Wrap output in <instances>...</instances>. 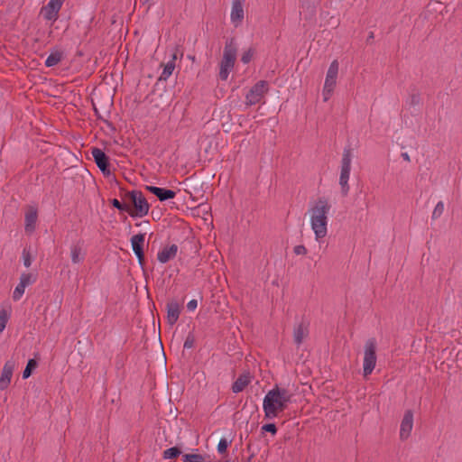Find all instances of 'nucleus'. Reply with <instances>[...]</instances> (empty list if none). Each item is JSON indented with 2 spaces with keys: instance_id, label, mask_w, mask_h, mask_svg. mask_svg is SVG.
Instances as JSON below:
<instances>
[{
  "instance_id": "f257e3e1",
  "label": "nucleus",
  "mask_w": 462,
  "mask_h": 462,
  "mask_svg": "<svg viewBox=\"0 0 462 462\" xmlns=\"http://www.w3.org/2000/svg\"><path fill=\"white\" fill-rule=\"evenodd\" d=\"M293 393L277 384L268 391L263 401L264 419L273 420L282 414L292 403Z\"/></svg>"
},
{
  "instance_id": "f03ea898",
  "label": "nucleus",
  "mask_w": 462,
  "mask_h": 462,
  "mask_svg": "<svg viewBox=\"0 0 462 462\" xmlns=\"http://www.w3.org/2000/svg\"><path fill=\"white\" fill-rule=\"evenodd\" d=\"M331 205L325 197H320L310 203L308 214L310 225L314 233L315 240L319 242L328 235V215Z\"/></svg>"
},
{
  "instance_id": "7ed1b4c3",
  "label": "nucleus",
  "mask_w": 462,
  "mask_h": 462,
  "mask_svg": "<svg viewBox=\"0 0 462 462\" xmlns=\"http://www.w3.org/2000/svg\"><path fill=\"white\" fill-rule=\"evenodd\" d=\"M237 49L233 40L227 42L224 48L223 57L219 64V79L226 80L236 60Z\"/></svg>"
},
{
  "instance_id": "20e7f679",
  "label": "nucleus",
  "mask_w": 462,
  "mask_h": 462,
  "mask_svg": "<svg viewBox=\"0 0 462 462\" xmlns=\"http://www.w3.org/2000/svg\"><path fill=\"white\" fill-rule=\"evenodd\" d=\"M125 199H129L134 208L130 207L129 215L133 217H143L146 216L150 209V205L143 194L140 190L128 191L125 194Z\"/></svg>"
},
{
  "instance_id": "39448f33",
  "label": "nucleus",
  "mask_w": 462,
  "mask_h": 462,
  "mask_svg": "<svg viewBox=\"0 0 462 462\" xmlns=\"http://www.w3.org/2000/svg\"><path fill=\"white\" fill-rule=\"evenodd\" d=\"M351 163H352L351 149L346 148V149H344L343 154H342L341 166H340V176H339V185L341 187V192L344 196H346L350 189V187L348 185V180H349L350 171H351Z\"/></svg>"
},
{
  "instance_id": "423d86ee",
  "label": "nucleus",
  "mask_w": 462,
  "mask_h": 462,
  "mask_svg": "<svg viewBox=\"0 0 462 462\" xmlns=\"http://www.w3.org/2000/svg\"><path fill=\"white\" fill-rule=\"evenodd\" d=\"M376 340L372 337L366 340L364 350L363 371L364 376L372 374L376 365Z\"/></svg>"
},
{
  "instance_id": "0eeeda50",
  "label": "nucleus",
  "mask_w": 462,
  "mask_h": 462,
  "mask_svg": "<svg viewBox=\"0 0 462 462\" xmlns=\"http://www.w3.org/2000/svg\"><path fill=\"white\" fill-rule=\"evenodd\" d=\"M337 74L338 61L335 60L330 63L328 69L327 71L322 92L324 102L328 101L334 92L335 87L337 85Z\"/></svg>"
},
{
  "instance_id": "6e6552de",
  "label": "nucleus",
  "mask_w": 462,
  "mask_h": 462,
  "mask_svg": "<svg viewBox=\"0 0 462 462\" xmlns=\"http://www.w3.org/2000/svg\"><path fill=\"white\" fill-rule=\"evenodd\" d=\"M269 84L265 80H260L254 84L245 96V102L247 106H253L260 103L268 92Z\"/></svg>"
},
{
  "instance_id": "1a4fd4ad",
  "label": "nucleus",
  "mask_w": 462,
  "mask_h": 462,
  "mask_svg": "<svg viewBox=\"0 0 462 462\" xmlns=\"http://www.w3.org/2000/svg\"><path fill=\"white\" fill-rule=\"evenodd\" d=\"M65 0H50L47 5H43L40 10V15L44 20L55 23L59 18V13Z\"/></svg>"
},
{
  "instance_id": "9d476101",
  "label": "nucleus",
  "mask_w": 462,
  "mask_h": 462,
  "mask_svg": "<svg viewBox=\"0 0 462 462\" xmlns=\"http://www.w3.org/2000/svg\"><path fill=\"white\" fill-rule=\"evenodd\" d=\"M91 154L94 161L104 175L108 176L111 174L109 169V160L106 154L99 148H92Z\"/></svg>"
},
{
  "instance_id": "9b49d317",
  "label": "nucleus",
  "mask_w": 462,
  "mask_h": 462,
  "mask_svg": "<svg viewBox=\"0 0 462 462\" xmlns=\"http://www.w3.org/2000/svg\"><path fill=\"white\" fill-rule=\"evenodd\" d=\"M244 3L245 0H233L232 2L230 20L235 27L239 26L244 20Z\"/></svg>"
},
{
  "instance_id": "f8f14e48",
  "label": "nucleus",
  "mask_w": 462,
  "mask_h": 462,
  "mask_svg": "<svg viewBox=\"0 0 462 462\" xmlns=\"http://www.w3.org/2000/svg\"><path fill=\"white\" fill-rule=\"evenodd\" d=\"M14 368L15 364L14 361L8 360L5 363L0 376V390L4 391L8 388Z\"/></svg>"
},
{
  "instance_id": "ddd939ff",
  "label": "nucleus",
  "mask_w": 462,
  "mask_h": 462,
  "mask_svg": "<svg viewBox=\"0 0 462 462\" xmlns=\"http://www.w3.org/2000/svg\"><path fill=\"white\" fill-rule=\"evenodd\" d=\"M413 428V413L411 411H406L400 427V438L401 439H407Z\"/></svg>"
},
{
  "instance_id": "4468645a",
  "label": "nucleus",
  "mask_w": 462,
  "mask_h": 462,
  "mask_svg": "<svg viewBox=\"0 0 462 462\" xmlns=\"http://www.w3.org/2000/svg\"><path fill=\"white\" fill-rule=\"evenodd\" d=\"M179 247L172 244L163 246L157 254V259L161 263H166L174 259L178 254Z\"/></svg>"
},
{
  "instance_id": "2eb2a0df",
  "label": "nucleus",
  "mask_w": 462,
  "mask_h": 462,
  "mask_svg": "<svg viewBox=\"0 0 462 462\" xmlns=\"http://www.w3.org/2000/svg\"><path fill=\"white\" fill-rule=\"evenodd\" d=\"M69 254L71 262L74 264L82 263L86 255V253L83 249V243L81 241L73 243L69 247Z\"/></svg>"
},
{
  "instance_id": "dca6fc26",
  "label": "nucleus",
  "mask_w": 462,
  "mask_h": 462,
  "mask_svg": "<svg viewBox=\"0 0 462 462\" xmlns=\"http://www.w3.org/2000/svg\"><path fill=\"white\" fill-rule=\"evenodd\" d=\"M167 309V321L172 326L174 325L180 314V304L177 300H171L166 305Z\"/></svg>"
},
{
  "instance_id": "f3484780",
  "label": "nucleus",
  "mask_w": 462,
  "mask_h": 462,
  "mask_svg": "<svg viewBox=\"0 0 462 462\" xmlns=\"http://www.w3.org/2000/svg\"><path fill=\"white\" fill-rule=\"evenodd\" d=\"M38 218V212L36 208L30 207L27 211L25 212L24 217V229L27 233H32L35 229V225Z\"/></svg>"
},
{
  "instance_id": "a211bd4d",
  "label": "nucleus",
  "mask_w": 462,
  "mask_h": 462,
  "mask_svg": "<svg viewBox=\"0 0 462 462\" xmlns=\"http://www.w3.org/2000/svg\"><path fill=\"white\" fill-rule=\"evenodd\" d=\"M146 189L153 195H155L161 201L175 198L176 193L171 189H166L155 186H147Z\"/></svg>"
},
{
  "instance_id": "6ab92c4d",
  "label": "nucleus",
  "mask_w": 462,
  "mask_h": 462,
  "mask_svg": "<svg viewBox=\"0 0 462 462\" xmlns=\"http://www.w3.org/2000/svg\"><path fill=\"white\" fill-rule=\"evenodd\" d=\"M251 383V376L249 374H243L238 376L232 385V391L235 393L243 392L245 387Z\"/></svg>"
},
{
  "instance_id": "aec40b11",
  "label": "nucleus",
  "mask_w": 462,
  "mask_h": 462,
  "mask_svg": "<svg viewBox=\"0 0 462 462\" xmlns=\"http://www.w3.org/2000/svg\"><path fill=\"white\" fill-rule=\"evenodd\" d=\"M177 59V53L174 52L171 56V60L163 66V70L160 76V80H167L172 74L175 69V60Z\"/></svg>"
},
{
  "instance_id": "412c9836",
  "label": "nucleus",
  "mask_w": 462,
  "mask_h": 462,
  "mask_svg": "<svg viewBox=\"0 0 462 462\" xmlns=\"http://www.w3.org/2000/svg\"><path fill=\"white\" fill-rule=\"evenodd\" d=\"M308 335V328L305 325L300 324L293 332L294 342L299 346Z\"/></svg>"
},
{
  "instance_id": "4be33fe9",
  "label": "nucleus",
  "mask_w": 462,
  "mask_h": 462,
  "mask_svg": "<svg viewBox=\"0 0 462 462\" xmlns=\"http://www.w3.org/2000/svg\"><path fill=\"white\" fill-rule=\"evenodd\" d=\"M145 234H137L132 236L131 244L134 254L140 253L143 250Z\"/></svg>"
},
{
  "instance_id": "5701e85b",
  "label": "nucleus",
  "mask_w": 462,
  "mask_h": 462,
  "mask_svg": "<svg viewBox=\"0 0 462 462\" xmlns=\"http://www.w3.org/2000/svg\"><path fill=\"white\" fill-rule=\"evenodd\" d=\"M62 59V52L55 51L51 52V54L47 57L45 60V66L46 67H53L56 66L58 63L60 62Z\"/></svg>"
},
{
  "instance_id": "b1692460",
  "label": "nucleus",
  "mask_w": 462,
  "mask_h": 462,
  "mask_svg": "<svg viewBox=\"0 0 462 462\" xmlns=\"http://www.w3.org/2000/svg\"><path fill=\"white\" fill-rule=\"evenodd\" d=\"M183 462H208L207 457L201 454H184L182 456Z\"/></svg>"
},
{
  "instance_id": "393cba45",
  "label": "nucleus",
  "mask_w": 462,
  "mask_h": 462,
  "mask_svg": "<svg viewBox=\"0 0 462 462\" xmlns=\"http://www.w3.org/2000/svg\"><path fill=\"white\" fill-rule=\"evenodd\" d=\"M10 319V311L6 309H0V334L5 330Z\"/></svg>"
},
{
  "instance_id": "a878e982",
  "label": "nucleus",
  "mask_w": 462,
  "mask_h": 462,
  "mask_svg": "<svg viewBox=\"0 0 462 462\" xmlns=\"http://www.w3.org/2000/svg\"><path fill=\"white\" fill-rule=\"evenodd\" d=\"M181 451L179 448L172 447L164 450L162 457L164 459H172L178 457Z\"/></svg>"
},
{
  "instance_id": "bb28decb",
  "label": "nucleus",
  "mask_w": 462,
  "mask_h": 462,
  "mask_svg": "<svg viewBox=\"0 0 462 462\" xmlns=\"http://www.w3.org/2000/svg\"><path fill=\"white\" fill-rule=\"evenodd\" d=\"M38 363L35 359H29L25 369L23 372V378L27 379L31 376L32 370L35 369Z\"/></svg>"
},
{
  "instance_id": "cd10ccee",
  "label": "nucleus",
  "mask_w": 462,
  "mask_h": 462,
  "mask_svg": "<svg viewBox=\"0 0 462 462\" xmlns=\"http://www.w3.org/2000/svg\"><path fill=\"white\" fill-rule=\"evenodd\" d=\"M36 281V277L31 273H22L20 277V283L27 287Z\"/></svg>"
},
{
  "instance_id": "c85d7f7f",
  "label": "nucleus",
  "mask_w": 462,
  "mask_h": 462,
  "mask_svg": "<svg viewBox=\"0 0 462 462\" xmlns=\"http://www.w3.org/2000/svg\"><path fill=\"white\" fill-rule=\"evenodd\" d=\"M444 203L442 201H439L432 211L431 218L438 219L439 217H440V216L444 212Z\"/></svg>"
},
{
  "instance_id": "c756f323",
  "label": "nucleus",
  "mask_w": 462,
  "mask_h": 462,
  "mask_svg": "<svg viewBox=\"0 0 462 462\" xmlns=\"http://www.w3.org/2000/svg\"><path fill=\"white\" fill-rule=\"evenodd\" d=\"M25 288H26L25 286H23V284H21L19 282L14 290L13 300L15 301L19 300L23 297Z\"/></svg>"
},
{
  "instance_id": "7c9ffc66",
  "label": "nucleus",
  "mask_w": 462,
  "mask_h": 462,
  "mask_svg": "<svg viewBox=\"0 0 462 462\" xmlns=\"http://www.w3.org/2000/svg\"><path fill=\"white\" fill-rule=\"evenodd\" d=\"M112 205L116 208L117 209H119L120 211H125V212H127L129 214L130 212V206L128 204H124V203H121L118 199H114L112 201H111Z\"/></svg>"
},
{
  "instance_id": "2f4dec72",
  "label": "nucleus",
  "mask_w": 462,
  "mask_h": 462,
  "mask_svg": "<svg viewBox=\"0 0 462 462\" xmlns=\"http://www.w3.org/2000/svg\"><path fill=\"white\" fill-rule=\"evenodd\" d=\"M261 430L263 432H270L273 435H275L277 432V427L274 423L264 424L262 426Z\"/></svg>"
},
{
  "instance_id": "473e14b6",
  "label": "nucleus",
  "mask_w": 462,
  "mask_h": 462,
  "mask_svg": "<svg viewBox=\"0 0 462 462\" xmlns=\"http://www.w3.org/2000/svg\"><path fill=\"white\" fill-rule=\"evenodd\" d=\"M195 345V337L192 334H189L184 341V348H192Z\"/></svg>"
},
{
  "instance_id": "72a5a7b5",
  "label": "nucleus",
  "mask_w": 462,
  "mask_h": 462,
  "mask_svg": "<svg viewBox=\"0 0 462 462\" xmlns=\"http://www.w3.org/2000/svg\"><path fill=\"white\" fill-rule=\"evenodd\" d=\"M228 441L226 439H221L217 444V451L223 454L226 451L228 447Z\"/></svg>"
},
{
  "instance_id": "f704fd0d",
  "label": "nucleus",
  "mask_w": 462,
  "mask_h": 462,
  "mask_svg": "<svg viewBox=\"0 0 462 462\" xmlns=\"http://www.w3.org/2000/svg\"><path fill=\"white\" fill-rule=\"evenodd\" d=\"M253 54L254 52L251 49L245 51L241 57V61L245 64L249 63L253 58Z\"/></svg>"
},
{
  "instance_id": "c9c22d12",
  "label": "nucleus",
  "mask_w": 462,
  "mask_h": 462,
  "mask_svg": "<svg viewBox=\"0 0 462 462\" xmlns=\"http://www.w3.org/2000/svg\"><path fill=\"white\" fill-rule=\"evenodd\" d=\"M23 264L25 267L31 266V264H32L31 254H30V252L25 249L23 251Z\"/></svg>"
},
{
  "instance_id": "e433bc0d",
  "label": "nucleus",
  "mask_w": 462,
  "mask_h": 462,
  "mask_svg": "<svg viewBox=\"0 0 462 462\" xmlns=\"http://www.w3.org/2000/svg\"><path fill=\"white\" fill-rule=\"evenodd\" d=\"M293 252L297 255H305L307 254V248L303 245L294 246Z\"/></svg>"
},
{
  "instance_id": "4c0bfd02",
  "label": "nucleus",
  "mask_w": 462,
  "mask_h": 462,
  "mask_svg": "<svg viewBox=\"0 0 462 462\" xmlns=\"http://www.w3.org/2000/svg\"><path fill=\"white\" fill-rule=\"evenodd\" d=\"M197 306H198V301L196 300H191L187 304V308L190 311H193L194 310H196Z\"/></svg>"
},
{
  "instance_id": "58836bf2",
  "label": "nucleus",
  "mask_w": 462,
  "mask_h": 462,
  "mask_svg": "<svg viewBox=\"0 0 462 462\" xmlns=\"http://www.w3.org/2000/svg\"><path fill=\"white\" fill-rule=\"evenodd\" d=\"M135 255L137 256L140 264H143L144 261L143 250L140 251V253H136Z\"/></svg>"
},
{
  "instance_id": "ea45409f",
  "label": "nucleus",
  "mask_w": 462,
  "mask_h": 462,
  "mask_svg": "<svg viewBox=\"0 0 462 462\" xmlns=\"http://www.w3.org/2000/svg\"><path fill=\"white\" fill-rule=\"evenodd\" d=\"M402 157L403 158L404 161L406 162H410L411 161V158H410V155L407 153V152H403L402 153Z\"/></svg>"
},
{
  "instance_id": "a19ab883",
  "label": "nucleus",
  "mask_w": 462,
  "mask_h": 462,
  "mask_svg": "<svg viewBox=\"0 0 462 462\" xmlns=\"http://www.w3.org/2000/svg\"><path fill=\"white\" fill-rule=\"evenodd\" d=\"M373 32H371V34L369 35V38H373Z\"/></svg>"
}]
</instances>
